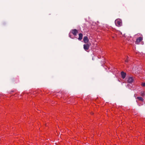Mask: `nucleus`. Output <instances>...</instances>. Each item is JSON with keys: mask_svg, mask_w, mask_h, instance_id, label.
<instances>
[{"mask_svg": "<svg viewBox=\"0 0 145 145\" xmlns=\"http://www.w3.org/2000/svg\"><path fill=\"white\" fill-rule=\"evenodd\" d=\"M83 40L85 43H87L88 42L89 40L88 39V38L87 36H85L83 39Z\"/></svg>", "mask_w": 145, "mask_h": 145, "instance_id": "nucleus-5", "label": "nucleus"}, {"mask_svg": "<svg viewBox=\"0 0 145 145\" xmlns=\"http://www.w3.org/2000/svg\"><path fill=\"white\" fill-rule=\"evenodd\" d=\"M125 62H127V60H125Z\"/></svg>", "mask_w": 145, "mask_h": 145, "instance_id": "nucleus-12", "label": "nucleus"}, {"mask_svg": "<svg viewBox=\"0 0 145 145\" xmlns=\"http://www.w3.org/2000/svg\"><path fill=\"white\" fill-rule=\"evenodd\" d=\"M142 40V38L141 37H139L138 38H137V39L136 40L135 42V43L137 44H138Z\"/></svg>", "mask_w": 145, "mask_h": 145, "instance_id": "nucleus-2", "label": "nucleus"}, {"mask_svg": "<svg viewBox=\"0 0 145 145\" xmlns=\"http://www.w3.org/2000/svg\"><path fill=\"white\" fill-rule=\"evenodd\" d=\"M72 32L74 35L76 36L78 33V31L76 29H74L72 31Z\"/></svg>", "mask_w": 145, "mask_h": 145, "instance_id": "nucleus-6", "label": "nucleus"}, {"mask_svg": "<svg viewBox=\"0 0 145 145\" xmlns=\"http://www.w3.org/2000/svg\"><path fill=\"white\" fill-rule=\"evenodd\" d=\"M116 25L118 27L122 25L121 20L120 19H116L115 22Z\"/></svg>", "mask_w": 145, "mask_h": 145, "instance_id": "nucleus-1", "label": "nucleus"}, {"mask_svg": "<svg viewBox=\"0 0 145 145\" xmlns=\"http://www.w3.org/2000/svg\"><path fill=\"white\" fill-rule=\"evenodd\" d=\"M134 80L133 78L132 77H129L127 80L128 82L131 83L133 82Z\"/></svg>", "mask_w": 145, "mask_h": 145, "instance_id": "nucleus-3", "label": "nucleus"}, {"mask_svg": "<svg viewBox=\"0 0 145 145\" xmlns=\"http://www.w3.org/2000/svg\"><path fill=\"white\" fill-rule=\"evenodd\" d=\"M145 94H144V93H141V95L142 96H144Z\"/></svg>", "mask_w": 145, "mask_h": 145, "instance_id": "nucleus-11", "label": "nucleus"}, {"mask_svg": "<svg viewBox=\"0 0 145 145\" xmlns=\"http://www.w3.org/2000/svg\"><path fill=\"white\" fill-rule=\"evenodd\" d=\"M89 45L88 44H87L84 45V48L86 50L89 49Z\"/></svg>", "mask_w": 145, "mask_h": 145, "instance_id": "nucleus-4", "label": "nucleus"}, {"mask_svg": "<svg viewBox=\"0 0 145 145\" xmlns=\"http://www.w3.org/2000/svg\"><path fill=\"white\" fill-rule=\"evenodd\" d=\"M137 99L141 101H143L144 99L143 98L140 97H137Z\"/></svg>", "mask_w": 145, "mask_h": 145, "instance_id": "nucleus-9", "label": "nucleus"}, {"mask_svg": "<svg viewBox=\"0 0 145 145\" xmlns=\"http://www.w3.org/2000/svg\"><path fill=\"white\" fill-rule=\"evenodd\" d=\"M142 86H145V83H142Z\"/></svg>", "mask_w": 145, "mask_h": 145, "instance_id": "nucleus-10", "label": "nucleus"}, {"mask_svg": "<svg viewBox=\"0 0 145 145\" xmlns=\"http://www.w3.org/2000/svg\"><path fill=\"white\" fill-rule=\"evenodd\" d=\"M82 33H79V34L78 39L79 40H82Z\"/></svg>", "mask_w": 145, "mask_h": 145, "instance_id": "nucleus-8", "label": "nucleus"}, {"mask_svg": "<svg viewBox=\"0 0 145 145\" xmlns=\"http://www.w3.org/2000/svg\"><path fill=\"white\" fill-rule=\"evenodd\" d=\"M121 75L122 78L123 79L126 76V73L123 72H121Z\"/></svg>", "mask_w": 145, "mask_h": 145, "instance_id": "nucleus-7", "label": "nucleus"}]
</instances>
